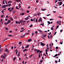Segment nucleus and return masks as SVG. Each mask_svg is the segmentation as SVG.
I'll return each mask as SVG.
<instances>
[{"label": "nucleus", "instance_id": "0eeeda50", "mask_svg": "<svg viewBox=\"0 0 64 64\" xmlns=\"http://www.w3.org/2000/svg\"><path fill=\"white\" fill-rule=\"evenodd\" d=\"M5 51L6 52H7L8 53L9 52V51H8V49H6L5 50Z\"/></svg>", "mask_w": 64, "mask_h": 64}, {"label": "nucleus", "instance_id": "9d476101", "mask_svg": "<svg viewBox=\"0 0 64 64\" xmlns=\"http://www.w3.org/2000/svg\"><path fill=\"white\" fill-rule=\"evenodd\" d=\"M34 34H35L34 32H33L32 33V36H33V35H34Z\"/></svg>", "mask_w": 64, "mask_h": 64}, {"label": "nucleus", "instance_id": "6ab92c4d", "mask_svg": "<svg viewBox=\"0 0 64 64\" xmlns=\"http://www.w3.org/2000/svg\"><path fill=\"white\" fill-rule=\"evenodd\" d=\"M11 7H9L8 8V10H10V9H11Z\"/></svg>", "mask_w": 64, "mask_h": 64}, {"label": "nucleus", "instance_id": "0e129e2a", "mask_svg": "<svg viewBox=\"0 0 64 64\" xmlns=\"http://www.w3.org/2000/svg\"><path fill=\"white\" fill-rule=\"evenodd\" d=\"M20 55V54H18V57H19V56Z\"/></svg>", "mask_w": 64, "mask_h": 64}, {"label": "nucleus", "instance_id": "052dcab7", "mask_svg": "<svg viewBox=\"0 0 64 64\" xmlns=\"http://www.w3.org/2000/svg\"><path fill=\"white\" fill-rule=\"evenodd\" d=\"M33 55V54H32V55H30V57H31Z\"/></svg>", "mask_w": 64, "mask_h": 64}, {"label": "nucleus", "instance_id": "1a4fd4ad", "mask_svg": "<svg viewBox=\"0 0 64 64\" xmlns=\"http://www.w3.org/2000/svg\"><path fill=\"white\" fill-rule=\"evenodd\" d=\"M46 34H44V35L43 36V37H46Z\"/></svg>", "mask_w": 64, "mask_h": 64}, {"label": "nucleus", "instance_id": "b1692460", "mask_svg": "<svg viewBox=\"0 0 64 64\" xmlns=\"http://www.w3.org/2000/svg\"><path fill=\"white\" fill-rule=\"evenodd\" d=\"M42 52V50H40V52L39 53V54H40V53H41Z\"/></svg>", "mask_w": 64, "mask_h": 64}, {"label": "nucleus", "instance_id": "6e6552de", "mask_svg": "<svg viewBox=\"0 0 64 64\" xmlns=\"http://www.w3.org/2000/svg\"><path fill=\"white\" fill-rule=\"evenodd\" d=\"M29 19V18H28V17H27V18H25V19L26 20H28V19Z\"/></svg>", "mask_w": 64, "mask_h": 64}, {"label": "nucleus", "instance_id": "3c124183", "mask_svg": "<svg viewBox=\"0 0 64 64\" xmlns=\"http://www.w3.org/2000/svg\"><path fill=\"white\" fill-rule=\"evenodd\" d=\"M26 22V21H23L22 22L23 23H25Z\"/></svg>", "mask_w": 64, "mask_h": 64}, {"label": "nucleus", "instance_id": "39448f33", "mask_svg": "<svg viewBox=\"0 0 64 64\" xmlns=\"http://www.w3.org/2000/svg\"><path fill=\"white\" fill-rule=\"evenodd\" d=\"M26 34H26H24V35H22V36H20V37H21V38L24 37H25Z\"/></svg>", "mask_w": 64, "mask_h": 64}, {"label": "nucleus", "instance_id": "4be33fe9", "mask_svg": "<svg viewBox=\"0 0 64 64\" xmlns=\"http://www.w3.org/2000/svg\"><path fill=\"white\" fill-rule=\"evenodd\" d=\"M16 8L17 9H19V8H18V6H16Z\"/></svg>", "mask_w": 64, "mask_h": 64}, {"label": "nucleus", "instance_id": "a18cd8bd", "mask_svg": "<svg viewBox=\"0 0 64 64\" xmlns=\"http://www.w3.org/2000/svg\"><path fill=\"white\" fill-rule=\"evenodd\" d=\"M47 49L48 50H49L50 48L48 47V48H47Z\"/></svg>", "mask_w": 64, "mask_h": 64}, {"label": "nucleus", "instance_id": "ea45409f", "mask_svg": "<svg viewBox=\"0 0 64 64\" xmlns=\"http://www.w3.org/2000/svg\"><path fill=\"white\" fill-rule=\"evenodd\" d=\"M59 26V25H58V26H57L56 27V28H58Z\"/></svg>", "mask_w": 64, "mask_h": 64}, {"label": "nucleus", "instance_id": "69168bd1", "mask_svg": "<svg viewBox=\"0 0 64 64\" xmlns=\"http://www.w3.org/2000/svg\"><path fill=\"white\" fill-rule=\"evenodd\" d=\"M55 62L56 63H58V61L57 60H55Z\"/></svg>", "mask_w": 64, "mask_h": 64}, {"label": "nucleus", "instance_id": "e433bc0d", "mask_svg": "<svg viewBox=\"0 0 64 64\" xmlns=\"http://www.w3.org/2000/svg\"><path fill=\"white\" fill-rule=\"evenodd\" d=\"M4 24L6 25H7V23H6V22H4Z\"/></svg>", "mask_w": 64, "mask_h": 64}, {"label": "nucleus", "instance_id": "c85d7f7f", "mask_svg": "<svg viewBox=\"0 0 64 64\" xmlns=\"http://www.w3.org/2000/svg\"><path fill=\"white\" fill-rule=\"evenodd\" d=\"M3 50V48H1V49L0 50V52H2V51Z\"/></svg>", "mask_w": 64, "mask_h": 64}, {"label": "nucleus", "instance_id": "8fccbe9b", "mask_svg": "<svg viewBox=\"0 0 64 64\" xmlns=\"http://www.w3.org/2000/svg\"><path fill=\"white\" fill-rule=\"evenodd\" d=\"M14 7H12V10H14Z\"/></svg>", "mask_w": 64, "mask_h": 64}, {"label": "nucleus", "instance_id": "4d7b16f0", "mask_svg": "<svg viewBox=\"0 0 64 64\" xmlns=\"http://www.w3.org/2000/svg\"><path fill=\"white\" fill-rule=\"evenodd\" d=\"M28 47H29V45H27V46H26V48H28Z\"/></svg>", "mask_w": 64, "mask_h": 64}, {"label": "nucleus", "instance_id": "f03ea898", "mask_svg": "<svg viewBox=\"0 0 64 64\" xmlns=\"http://www.w3.org/2000/svg\"><path fill=\"white\" fill-rule=\"evenodd\" d=\"M60 4H58V5L59 6H60V5H61L62 4V1H60Z\"/></svg>", "mask_w": 64, "mask_h": 64}, {"label": "nucleus", "instance_id": "09e8293b", "mask_svg": "<svg viewBox=\"0 0 64 64\" xmlns=\"http://www.w3.org/2000/svg\"><path fill=\"white\" fill-rule=\"evenodd\" d=\"M56 32H55L54 33V35H56Z\"/></svg>", "mask_w": 64, "mask_h": 64}, {"label": "nucleus", "instance_id": "2f4dec72", "mask_svg": "<svg viewBox=\"0 0 64 64\" xmlns=\"http://www.w3.org/2000/svg\"><path fill=\"white\" fill-rule=\"evenodd\" d=\"M11 5V4H8V7H10V6Z\"/></svg>", "mask_w": 64, "mask_h": 64}, {"label": "nucleus", "instance_id": "f8f14e48", "mask_svg": "<svg viewBox=\"0 0 64 64\" xmlns=\"http://www.w3.org/2000/svg\"><path fill=\"white\" fill-rule=\"evenodd\" d=\"M22 20H21L20 22H18V24H20V23H21V24H22Z\"/></svg>", "mask_w": 64, "mask_h": 64}, {"label": "nucleus", "instance_id": "a878e982", "mask_svg": "<svg viewBox=\"0 0 64 64\" xmlns=\"http://www.w3.org/2000/svg\"><path fill=\"white\" fill-rule=\"evenodd\" d=\"M12 12H13L14 14V13L16 12V11H15V10H13V11H12Z\"/></svg>", "mask_w": 64, "mask_h": 64}, {"label": "nucleus", "instance_id": "f257e3e1", "mask_svg": "<svg viewBox=\"0 0 64 64\" xmlns=\"http://www.w3.org/2000/svg\"><path fill=\"white\" fill-rule=\"evenodd\" d=\"M40 45H41L42 46H44L45 44L44 43H42V42H40Z\"/></svg>", "mask_w": 64, "mask_h": 64}, {"label": "nucleus", "instance_id": "cd10ccee", "mask_svg": "<svg viewBox=\"0 0 64 64\" xmlns=\"http://www.w3.org/2000/svg\"><path fill=\"white\" fill-rule=\"evenodd\" d=\"M52 34H51V35H50V38L51 39V38H52Z\"/></svg>", "mask_w": 64, "mask_h": 64}, {"label": "nucleus", "instance_id": "423d86ee", "mask_svg": "<svg viewBox=\"0 0 64 64\" xmlns=\"http://www.w3.org/2000/svg\"><path fill=\"white\" fill-rule=\"evenodd\" d=\"M31 41H32V39H29L28 40V42H30Z\"/></svg>", "mask_w": 64, "mask_h": 64}, {"label": "nucleus", "instance_id": "412c9836", "mask_svg": "<svg viewBox=\"0 0 64 64\" xmlns=\"http://www.w3.org/2000/svg\"><path fill=\"white\" fill-rule=\"evenodd\" d=\"M32 26H33L32 24H31V25L30 26V27L31 28L32 27Z\"/></svg>", "mask_w": 64, "mask_h": 64}, {"label": "nucleus", "instance_id": "dca6fc26", "mask_svg": "<svg viewBox=\"0 0 64 64\" xmlns=\"http://www.w3.org/2000/svg\"><path fill=\"white\" fill-rule=\"evenodd\" d=\"M35 33H36V36H37V34L38 33V32L37 31H36V32H35Z\"/></svg>", "mask_w": 64, "mask_h": 64}, {"label": "nucleus", "instance_id": "f704fd0d", "mask_svg": "<svg viewBox=\"0 0 64 64\" xmlns=\"http://www.w3.org/2000/svg\"><path fill=\"white\" fill-rule=\"evenodd\" d=\"M40 21L41 22V21H42V20L41 18H40Z\"/></svg>", "mask_w": 64, "mask_h": 64}, {"label": "nucleus", "instance_id": "393cba45", "mask_svg": "<svg viewBox=\"0 0 64 64\" xmlns=\"http://www.w3.org/2000/svg\"><path fill=\"white\" fill-rule=\"evenodd\" d=\"M40 12H38L37 13V15H38V16H39V15H40Z\"/></svg>", "mask_w": 64, "mask_h": 64}, {"label": "nucleus", "instance_id": "4468645a", "mask_svg": "<svg viewBox=\"0 0 64 64\" xmlns=\"http://www.w3.org/2000/svg\"><path fill=\"white\" fill-rule=\"evenodd\" d=\"M8 36L12 37V34H8Z\"/></svg>", "mask_w": 64, "mask_h": 64}, {"label": "nucleus", "instance_id": "864d4df0", "mask_svg": "<svg viewBox=\"0 0 64 64\" xmlns=\"http://www.w3.org/2000/svg\"><path fill=\"white\" fill-rule=\"evenodd\" d=\"M7 55V54H4V56H6Z\"/></svg>", "mask_w": 64, "mask_h": 64}, {"label": "nucleus", "instance_id": "5fc2aeb1", "mask_svg": "<svg viewBox=\"0 0 64 64\" xmlns=\"http://www.w3.org/2000/svg\"><path fill=\"white\" fill-rule=\"evenodd\" d=\"M16 24H18V22L17 21H16Z\"/></svg>", "mask_w": 64, "mask_h": 64}, {"label": "nucleus", "instance_id": "473e14b6", "mask_svg": "<svg viewBox=\"0 0 64 64\" xmlns=\"http://www.w3.org/2000/svg\"><path fill=\"white\" fill-rule=\"evenodd\" d=\"M58 56V54H56L55 55V57H56V56Z\"/></svg>", "mask_w": 64, "mask_h": 64}, {"label": "nucleus", "instance_id": "a211bd4d", "mask_svg": "<svg viewBox=\"0 0 64 64\" xmlns=\"http://www.w3.org/2000/svg\"><path fill=\"white\" fill-rule=\"evenodd\" d=\"M38 30V31H39L40 32H42V31H41V30Z\"/></svg>", "mask_w": 64, "mask_h": 64}, {"label": "nucleus", "instance_id": "f3484780", "mask_svg": "<svg viewBox=\"0 0 64 64\" xmlns=\"http://www.w3.org/2000/svg\"><path fill=\"white\" fill-rule=\"evenodd\" d=\"M12 3V1H9L8 2V3Z\"/></svg>", "mask_w": 64, "mask_h": 64}, {"label": "nucleus", "instance_id": "c03bdc74", "mask_svg": "<svg viewBox=\"0 0 64 64\" xmlns=\"http://www.w3.org/2000/svg\"><path fill=\"white\" fill-rule=\"evenodd\" d=\"M59 21H57V22H56V23H57L58 24H59Z\"/></svg>", "mask_w": 64, "mask_h": 64}, {"label": "nucleus", "instance_id": "680f3d73", "mask_svg": "<svg viewBox=\"0 0 64 64\" xmlns=\"http://www.w3.org/2000/svg\"><path fill=\"white\" fill-rule=\"evenodd\" d=\"M40 62H43V60H40Z\"/></svg>", "mask_w": 64, "mask_h": 64}, {"label": "nucleus", "instance_id": "79ce46f5", "mask_svg": "<svg viewBox=\"0 0 64 64\" xmlns=\"http://www.w3.org/2000/svg\"><path fill=\"white\" fill-rule=\"evenodd\" d=\"M8 39V38H5V40H7Z\"/></svg>", "mask_w": 64, "mask_h": 64}, {"label": "nucleus", "instance_id": "de8ad7c7", "mask_svg": "<svg viewBox=\"0 0 64 64\" xmlns=\"http://www.w3.org/2000/svg\"><path fill=\"white\" fill-rule=\"evenodd\" d=\"M18 52V50H17L16 52V55H17Z\"/></svg>", "mask_w": 64, "mask_h": 64}, {"label": "nucleus", "instance_id": "13d9d810", "mask_svg": "<svg viewBox=\"0 0 64 64\" xmlns=\"http://www.w3.org/2000/svg\"><path fill=\"white\" fill-rule=\"evenodd\" d=\"M36 19L35 18H34V20H33V21H35V20Z\"/></svg>", "mask_w": 64, "mask_h": 64}, {"label": "nucleus", "instance_id": "49530a36", "mask_svg": "<svg viewBox=\"0 0 64 64\" xmlns=\"http://www.w3.org/2000/svg\"><path fill=\"white\" fill-rule=\"evenodd\" d=\"M24 13H22V16H23V15H24Z\"/></svg>", "mask_w": 64, "mask_h": 64}, {"label": "nucleus", "instance_id": "2eb2a0df", "mask_svg": "<svg viewBox=\"0 0 64 64\" xmlns=\"http://www.w3.org/2000/svg\"><path fill=\"white\" fill-rule=\"evenodd\" d=\"M27 50H28L27 49H24L23 50V52H25V51H27Z\"/></svg>", "mask_w": 64, "mask_h": 64}, {"label": "nucleus", "instance_id": "72a5a7b5", "mask_svg": "<svg viewBox=\"0 0 64 64\" xmlns=\"http://www.w3.org/2000/svg\"><path fill=\"white\" fill-rule=\"evenodd\" d=\"M10 20H12V21H13V20L12 18H10Z\"/></svg>", "mask_w": 64, "mask_h": 64}, {"label": "nucleus", "instance_id": "4c0bfd02", "mask_svg": "<svg viewBox=\"0 0 64 64\" xmlns=\"http://www.w3.org/2000/svg\"><path fill=\"white\" fill-rule=\"evenodd\" d=\"M3 58H4V59H5V57L4 56H2Z\"/></svg>", "mask_w": 64, "mask_h": 64}, {"label": "nucleus", "instance_id": "5701e85b", "mask_svg": "<svg viewBox=\"0 0 64 64\" xmlns=\"http://www.w3.org/2000/svg\"><path fill=\"white\" fill-rule=\"evenodd\" d=\"M4 1H5V0H4L3 1V4H5Z\"/></svg>", "mask_w": 64, "mask_h": 64}, {"label": "nucleus", "instance_id": "58836bf2", "mask_svg": "<svg viewBox=\"0 0 64 64\" xmlns=\"http://www.w3.org/2000/svg\"><path fill=\"white\" fill-rule=\"evenodd\" d=\"M5 2L6 4H7V2H6V0H5Z\"/></svg>", "mask_w": 64, "mask_h": 64}, {"label": "nucleus", "instance_id": "c756f323", "mask_svg": "<svg viewBox=\"0 0 64 64\" xmlns=\"http://www.w3.org/2000/svg\"><path fill=\"white\" fill-rule=\"evenodd\" d=\"M50 29H51V30H54V28H52H52H50Z\"/></svg>", "mask_w": 64, "mask_h": 64}, {"label": "nucleus", "instance_id": "338daca9", "mask_svg": "<svg viewBox=\"0 0 64 64\" xmlns=\"http://www.w3.org/2000/svg\"><path fill=\"white\" fill-rule=\"evenodd\" d=\"M27 12H28V13H29V11L28 10H27Z\"/></svg>", "mask_w": 64, "mask_h": 64}, {"label": "nucleus", "instance_id": "e2e57ef3", "mask_svg": "<svg viewBox=\"0 0 64 64\" xmlns=\"http://www.w3.org/2000/svg\"><path fill=\"white\" fill-rule=\"evenodd\" d=\"M14 48V46H12V49H13Z\"/></svg>", "mask_w": 64, "mask_h": 64}, {"label": "nucleus", "instance_id": "7c9ffc66", "mask_svg": "<svg viewBox=\"0 0 64 64\" xmlns=\"http://www.w3.org/2000/svg\"><path fill=\"white\" fill-rule=\"evenodd\" d=\"M38 22V19H36V23H37Z\"/></svg>", "mask_w": 64, "mask_h": 64}, {"label": "nucleus", "instance_id": "a19ab883", "mask_svg": "<svg viewBox=\"0 0 64 64\" xmlns=\"http://www.w3.org/2000/svg\"><path fill=\"white\" fill-rule=\"evenodd\" d=\"M22 44V42H20L19 43V44Z\"/></svg>", "mask_w": 64, "mask_h": 64}, {"label": "nucleus", "instance_id": "c9c22d12", "mask_svg": "<svg viewBox=\"0 0 64 64\" xmlns=\"http://www.w3.org/2000/svg\"><path fill=\"white\" fill-rule=\"evenodd\" d=\"M24 30H21L20 31V32H24Z\"/></svg>", "mask_w": 64, "mask_h": 64}, {"label": "nucleus", "instance_id": "37998d69", "mask_svg": "<svg viewBox=\"0 0 64 64\" xmlns=\"http://www.w3.org/2000/svg\"><path fill=\"white\" fill-rule=\"evenodd\" d=\"M54 19H50V21H51L52 20H54Z\"/></svg>", "mask_w": 64, "mask_h": 64}, {"label": "nucleus", "instance_id": "6e6d98bb", "mask_svg": "<svg viewBox=\"0 0 64 64\" xmlns=\"http://www.w3.org/2000/svg\"><path fill=\"white\" fill-rule=\"evenodd\" d=\"M58 46H56V49H58Z\"/></svg>", "mask_w": 64, "mask_h": 64}, {"label": "nucleus", "instance_id": "20e7f679", "mask_svg": "<svg viewBox=\"0 0 64 64\" xmlns=\"http://www.w3.org/2000/svg\"><path fill=\"white\" fill-rule=\"evenodd\" d=\"M16 0V2H18V3L20 2H21V0Z\"/></svg>", "mask_w": 64, "mask_h": 64}, {"label": "nucleus", "instance_id": "bb28decb", "mask_svg": "<svg viewBox=\"0 0 64 64\" xmlns=\"http://www.w3.org/2000/svg\"><path fill=\"white\" fill-rule=\"evenodd\" d=\"M48 24H50V21H48Z\"/></svg>", "mask_w": 64, "mask_h": 64}, {"label": "nucleus", "instance_id": "ddd939ff", "mask_svg": "<svg viewBox=\"0 0 64 64\" xmlns=\"http://www.w3.org/2000/svg\"><path fill=\"white\" fill-rule=\"evenodd\" d=\"M42 10L43 11H45V10H46V9H42Z\"/></svg>", "mask_w": 64, "mask_h": 64}, {"label": "nucleus", "instance_id": "7ed1b4c3", "mask_svg": "<svg viewBox=\"0 0 64 64\" xmlns=\"http://www.w3.org/2000/svg\"><path fill=\"white\" fill-rule=\"evenodd\" d=\"M6 5H3L2 6V7L3 8H6Z\"/></svg>", "mask_w": 64, "mask_h": 64}, {"label": "nucleus", "instance_id": "774afa93", "mask_svg": "<svg viewBox=\"0 0 64 64\" xmlns=\"http://www.w3.org/2000/svg\"><path fill=\"white\" fill-rule=\"evenodd\" d=\"M6 30H8V28H6Z\"/></svg>", "mask_w": 64, "mask_h": 64}, {"label": "nucleus", "instance_id": "aec40b11", "mask_svg": "<svg viewBox=\"0 0 64 64\" xmlns=\"http://www.w3.org/2000/svg\"><path fill=\"white\" fill-rule=\"evenodd\" d=\"M40 51V50H37V53H39Z\"/></svg>", "mask_w": 64, "mask_h": 64}, {"label": "nucleus", "instance_id": "603ef678", "mask_svg": "<svg viewBox=\"0 0 64 64\" xmlns=\"http://www.w3.org/2000/svg\"><path fill=\"white\" fill-rule=\"evenodd\" d=\"M30 21H33V20L32 19L30 20Z\"/></svg>", "mask_w": 64, "mask_h": 64}, {"label": "nucleus", "instance_id": "9b49d317", "mask_svg": "<svg viewBox=\"0 0 64 64\" xmlns=\"http://www.w3.org/2000/svg\"><path fill=\"white\" fill-rule=\"evenodd\" d=\"M8 23H10V22H11V21H10V20H8Z\"/></svg>", "mask_w": 64, "mask_h": 64}, {"label": "nucleus", "instance_id": "bf43d9fd", "mask_svg": "<svg viewBox=\"0 0 64 64\" xmlns=\"http://www.w3.org/2000/svg\"><path fill=\"white\" fill-rule=\"evenodd\" d=\"M20 10H22V11L23 10V9H22V8H21L20 9Z\"/></svg>", "mask_w": 64, "mask_h": 64}]
</instances>
